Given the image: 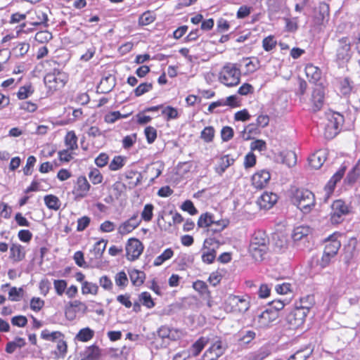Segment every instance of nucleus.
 Segmentation results:
<instances>
[{"instance_id": "f3484780", "label": "nucleus", "mask_w": 360, "mask_h": 360, "mask_svg": "<svg viewBox=\"0 0 360 360\" xmlns=\"http://www.w3.org/2000/svg\"><path fill=\"white\" fill-rule=\"evenodd\" d=\"M278 200V196L273 193L265 192L257 199L258 205L263 209L271 208Z\"/></svg>"}, {"instance_id": "72a5a7b5", "label": "nucleus", "mask_w": 360, "mask_h": 360, "mask_svg": "<svg viewBox=\"0 0 360 360\" xmlns=\"http://www.w3.org/2000/svg\"><path fill=\"white\" fill-rule=\"evenodd\" d=\"M25 345V339L22 338H16L13 341L7 343L6 351V352L11 354L14 352L17 348H21Z\"/></svg>"}, {"instance_id": "9d476101", "label": "nucleus", "mask_w": 360, "mask_h": 360, "mask_svg": "<svg viewBox=\"0 0 360 360\" xmlns=\"http://www.w3.org/2000/svg\"><path fill=\"white\" fill-rule=\"evenodd\" d=\"M349 210L347 205L341 200L333 202L332 205V212L330 220L333 224H339L342 221V217L348 214Z\"/></svg>"}, {"instance_id": "5701e85b", "label": "nucleus", "mask_w": 360, "mask_h": 360, "mask_svg": "<svg viewBox=\"0 0 360 360\" xmlns=\"http://www.w3.org/2000/svg\"><path fill=\"white\" fill-rule=\"evenodd\" d=\"M314 304V297L313 295H308L301 297L298 302L295 303V307L301 309L302 311L309 314L310 309Z\"/></svg>"}, {"instance_id": "338daca9", "label": "nucleus", "mask_w": 360, "mask_h": 360, "mask_svg": "<svg viewBox=\"0 0 360 360\" xmlns=\"http://www.w3.org/2000/svg\"><path fill=\"white\" fill-rule=\"evenodd\" d=\"M220 245L219 242L216 240L214 238H212L211 236L208 238H206L203 243L204 250L206 249H214L216 250Z\"/></svg>"}, {"instance_id": "0e129e2a", "label": "nucleus", "mask_w": 360, "mask_h": 360, "mask_svg": "<svg viewBox=\"0 0 360 360\" xmlns=\"http://www.w3.org/2000/svg\"><path fill=\"white\" fill-rule=\"evenodd\" d=\"M340 92L346 96L350 94L352 89V82L348 78H345L342 81L340 82Z\"/></svg>"}, {"instance_id": "37998d69", "label": "nucleus", "mask_w": 360, "mask_h": 360, "mask_svg": "<svg viewBox=\"0 0 360 360\" xmlns=\"http://www.w3.org/2000/svg\"><path fill=\"white\" fill-rule=\"evenodd\" d=\"M94 334V333L92 330H91L89 328H85L81 329L79 331L76 338L77 340H79L80 341L86 342L93 338Z\"/></svg>"}, {"instance_id": "ea45409f", "label": "nucleus", "mask_w": 360, "mask_h": 360, "mask_svg": "<svg viewBox=\"0 0 360 360\" xmlns=\"http://www.w3.org/2000/svg\"><path fill=\"white\" fill-rule=\"evenodd\" d=\"M107 242L104 240H101L96 242L93 248V253L96 259H100L106 248Z\"/></svg>"}, {"instance_id": "393cba45", "label": "nucleus", "mask_w": 360, "mask_h": 360, "mask_svg": "<svg viewBox=\"0 0 360 360\" xmlns=\"http://www.w3.org/2000/svg\"><path fill=\"white\" fill-rule=\"evenodd\" d=\"M305 73L309 82L312 83H316L321 79V70L312 64H308L305 67Z\"/></svg>"}, {"instance_id": "3c124183", "label": "nucleus", "mask_w": 360, "mask_h": 360, "mask_svg": "<svg viewBox=\"0 0 360 360\" xmlns=\"http://www.w3.org/2000/svg\"><path fill=\"white\" fill-rule=\"evenodd\" d=\"M162 114L167 117V120L176 119L179 117L177 110L172 106L163 108Z\"/></svg>"}, {"instance_id": "4c0bfd02", "label": "nucleus", "mask_w": 360, "mask_h": 360, "mask_svg": "<svg viewBox=\"0 0 360 360\" xmlns=\"http://www.w3.org/2000/svg\"><path fill=\"white\" fill-rule=\"evenodd\" d=\"M243 60L246 62L245 66L248 73H252L259 68V61L256 58H254L252 60L245 58H243Z\"/></svg>"}, {"instance_id": "c9c22d12", "label": "nucleus", "mask_w": 360, "mask_h": 360, "mask_svg": "<svg viewBox=\"0 0 360 360\" xmlns=\"http://www.w3.org/2000/svg\"><path fill=\"white\" fill-rule=\"evenodd\" d=\"M155 18V15L153 11H147L140 15L139 18V24L140 25H148L153 22Z\"/></svg>"}, {"instance_id": "0eeeda50", "label": "nucleus", "mask_w": 360, "mask_h": 360, "mask_svg": "<svg viewBox=\"0 0 360 360\" xmlns=\"http://www.w3.org/2000/svg\"><path fill=\"white\" fill-rule=\"evenodd\" d=\"M351 58V43L348 37L338 40L336 49V60L338 62H347Z\"/></svg>"}, {"instance_id": "39448f33", "label": "nucleus", "mask_w": 360, "mask_h": 360, "mask_svg": "<svg viewBox=\"0 0 360 360\" xmlns=\"http://www.w3.org/2000/svg\"><path fill=\"white\" fill-rule=\"evenodd\" d=\"M327 120L325 134L328 138H333L339 133L344 122V117L339 112H331L327 114Z\"/></svg>"}, {"instance_id": "ddd939ff", "label": "nucleus", "mask_w": 360, "mask_h": 360, "mask_svg": "<svg viewBox=\"0 0 360 360\" xmlns=\"http://www.w3.org/2000/svg\"><path fill=\"white\" fill-rule=\"evenodd\" d=\"M141 221V219L139 218V214L136 212L128 220L120 225L118 228V233L121 235L128 234L138 227Z\"/></svg>"}, {"instance_id": "6ab92c4d", "label": "nucleus", "mask_w": 360, "mask_h": 360, "mask_svg": "<svg viewBox=\"0 0 360 360\" xmlns=\"http://www.w3.org/2000/svg\"><path fill=\"white\" fill-rule=\"evenodd\" d=\"M325 92L321 86H316L312 93L311 101L313 103V110L314 111L319 110L324 102Z\"/></svg>"}, {"instance_id": "2eb2a0df", "label": "nucleus", "mask_w": 360, "mask_h": 360, "mask_svg": "<svg viewBox=\"0 0 360 360\" xmlns=\"http://www.w3.org/2000/svg\"><path fill=\"white\" fill-rule=\"evenodd\" d=\"M158 337L169 340H176L181 338V332L176 328H169L167 326H160L157 331Z\"/></svg>"}, {"instance_id": "4468645a", "label": "nucleus", "mask_w": 360, "mask_h": 360, "mask_svg": "<svg viewBox=\"0 0 360 360\" xmlns=\"http://www.w3.org/2000/svg\"><path fill=\"white\" fill-rule=\"evenodd\" d=\"M314 20L318 25H323L329 19V6L326 3L321 2L315 8Z\"/></svg>"}, {"instance_id": "473e14b6", "label": "nucleus", "mask_w": 360, "mask_h": 360, "mask_svg": "<svg viewBox=\"0 0 360 360\" xmlns=\"http://www.w3.org/2000/svg\"><path fill=\"white\" fill-rule=\"evenodd\" d=\"M129 277L133 285L139 286L144 281L145 274L141 271L134 269L129 273Z\"/></svg>"}, {"instance_id": "dca6fc26", "label": "nucleus", "mask_w": 360, "mask_h": 360, "mask_svg": "<svg viewBox=\"0 0 360 360\" xmlns=\"http://www.w3.org/2000/svg\"><path fill=\"white\" fill-rule=\"evenodd\" d=\"M271 179L269 172L266 170H261L256 172L252 177V184L256 188H262L266 186Z\"/></svg>"}, {"instance_id": "864d4df0", "label": "nucleus", "mask_w": 360, "mask_h": 360, "mask_svg": "<svg viewBox=\"0 0 360 360\" xmlns=\"http://www.w3.org/2000/svg\"><path fill=\"white\" fill-rule=\"evenodd\" d=\"M33 92L31 85L23 86L19 89L17 96L19 99L23 100L31 96Z\"/></svg>"}, {"instance_id": "e2e57ef3", "label": "nucleus", "mask_w": 360, "mask_h": 360, "mask_svg": "<svg viewBox=\"0 0 360 360\" xmlns=\"http://www.w3.org/2000/svg\"><path fill=\"white\" fill-rule=\"evenodd\" d=\"M333 258V256L328 255L323 252L322 257L321 259H318L316 261V265L321 269H323L327 267L331 262V259Z\"/></svg>"}, {"instance_id": "cd10ccee", "label": "nucleus", "mask_w": 360, "mask_h": 360, "mask_svg": "<svg viewBox=\"0 0 360 360\" xmlns=\"http://www.w3.org/2000/svg\"><path fill=\"white\" fill-rule=\"evenodd\" d=\"M229 224L226 219L215 220L213 224L207 229V234L212 236L216 233L222 231Z\"/></svg>"}, {"instance_id": "052dcab7", "label": "nucleus", "mask_w": 360, "mask_h": 360, "mask_svg": "<svg viewBox=\"0 0 360 360\" xmlns=\"http://www.w3.org/2000/svg\"><path fill=\"white\" fill-rule=\"evenodd\" d=\"M140 300L142 304L147 308L150 309L155 306V303L151 297V295L148 292H143L140 295Z\"/></svg>"}, {"instance_id": "6e6552de", "label": "nucleus", "mask_w": 360, "mask_h": 360, "mask_svg": "<svg viewBox=\"0 0 360 360\" xmlns=\"http://www.w3.org/2000/svg\"><path fill=\"white\" fill-rule=\"evenodd\" d=\"M143 245L136 238H130L126 245V257L129 261L137 259L143 251Z\"/></svg>"}, {"instance_id": "5fc2aeb1", "label": "nucleus", "mask_w": 360, "mask_h": 360, "mask_svg": "<svg viewBox=\"0 0 360 360\" xmlns=\"http://www.w3.org/2000/svg\"><path fill=\"white\" fill-rule=\"evenodd\" d=\"M154 207L152 204H146L141 212V219L145 221H150L153 218Z\"/></svg>"}, {"instance_id": "4d7b16f0", "label": "nucleus", "mask_w": 360, "mask_h": 360, "mask_svg": "<svg viewBox=\"0 0 360 360\" xmlns=\"http://www.w3.org/2000/svg\"><path fill=\"white\" fill-rule=\"evenodd\" d=\"M147 142L150 144L153 143L157 138V130L151 126L147 127L144 130Z\"/></svg>"}, {"instance_id": "09e8293b", "label": "nucleus", "mask_w": 360, "mask_h": 360, "mask_svg": "<svg viewBox=\"0 0 360 360\" xmlns=\"http://www.w3.org/2000/svg\"><path fill=\"white\" fill-rule=\"evenodd\" d=\"M152 89H153L152 83H148V82L141 83L134 89L135 96L137 97L141 96L143 94L150 91Z\"/></svg>"}, {"instance_id": "f704fd0d", "label": "nucleus", "mask_w": 360, "mask_h": 360, "mask_svg": "<svg viewBox=\"0 0 360 360\" xmlns=\"http://www.w3.org/2000/svg\"><path fill=\"white\" fill-rule=\"evenodd\" d=\"M283 162L288 167H292L295 165L297 162V155L292 150H288L283 152L282 154Z\"/></svg>"}, {"instance_id": "f8f14e48", "label": "nucleus", "mask_w": 360, "mask_h": 360, "mask_svg": "<svg viewBox=\"0 0 360 360\" xmlns=\"http://www.w3.org/2000/svg\"><path fill=\"white\" fill-rule=\"evenodd\" d=\"M90 188L91 185L88 182L85 176H80L77 179L72 193L75 195L76 198H83L87 196Z\"/></svg>"}, {"instance_id": "49530a36", "label": "nucleus", "mask_w": 360, "mask_h": 360, "mask_svg": "<svg viewBox=\"0 0 360 360\" xmlns=\"http://www.w3.org/2000/svg\"><path fill=\"white\" fill-rule=\"evenodd\" d=\"M77 138L74 131H71L67 133L65 136V143L70 150H74L77 148Z\"/></svg>"}, {"instance_id": "79ce46f5", "label": "nucleus", "mask_w": 360, "mask_h": 360, "mask_svg": "<svg viewBox=\"0 0 360 360\" xmlns=\"http://www.w3.org/2000/svg\"><path fill=\"white\" fill-rule=\"evenodd\" d=\"M201 258L203 262L207 264H212L216 258V250L214 249L204 250L202 248Z\"/></svg>"}, {"instance_id": "2f4dec72", "label": "nucleus", "mask_w": 360, "mask_h": 360, "mask_svg": "<svg viewBox=\"0 0 360 360\" xmlns=\"http://www.w3.org/2000/svg\"><path fill=\"white\" fill-rule=\"evenodd\" d=\"M44 203L49 209L53 210H59L61 204L59 198L51 194L44 196Z\"/></svg>"}, {"instance_id": "de8ad7c7", "label": "nucleus", "mask_w": 360, "mask_h": 360, "mask_svg": "<svg viewBox=\"0 0 360 360\" xmlns=\"http://www.w3.org/2000/svg\"><path fill=\"white\" fill-rule=\"evenodd\" d=\"M205 340L204 338H200L197 340L191 347L190 353L194 356H198L205 347Z\"/></svg>"}, {"instance_id": "9b49d317", "label": "nucleus", "mask_w": 360, "mask_h": 360, "mask_svg": "<svg viewBox=\"0 0 360 360\" xmlns=\"http://www.w3.org/2000/svg\"><path fill=\"white\" fill-rule=\"evenodd\" d=\"M307 314L295 306V308L287 316V321L292 328H297L303 325Z\"/></svg>"}, {"instance_id": "a878e982", "label": "nucleus", "mask_w": 360, "mask_h": 360, "mask_svg": "<svg viewBox=\"0 0 360 360\" xmlns=\"http://www.w3.org/2000/svg\"><path fill=\"white\" fill-rule=\"evenodd\" d=\"M82 360H98L100 356V349L95 345L86 347L82 353Z\"/></svg>"}, {"instance_id": "e433bc0d", "label": "nucleus", "mask_w": 360, "mask_h": 360, "mask_svg": "<svg viewBox=\"0 0 360 360\" xmlns=\"http://www.w3.org/2000/svg\"><path fill=\"white\" fill-rule=\"evenodd\" d=\"M174 255V251L171 248L166 249L160 255L154 260V266H160L164 262L169 259Z\"/></svg>"}, {"instance_id": "1a4fd4ad", "label": "nucleus", "mask_w": 360, "mask_h": 360, "mask_svg": "<svg viewBox=\"0 0 360 360\" xmlns=\"http://www.w3.org/2000/svg\"><path fill=\"white\" fill-rule=\"evenodd\" d=\"M278 316L276 311L266 309L254 318V323L259 328H266L276 321Z\"/></svg>"}, {"instance_id": "bb28decb", "label": "nucleus", "mask_w": 360, "mask_h": 360, "mask_svg": "<svg viewBox=\"0 0 360 360\" xmlns=\"http://www.w3.org/2000/svg\"><path fill=\"white\" fill-rule=\"evenodd\" d=\"M311 233V229L307 226H300L294 229L292 238L294 241L301 240L308 236Z\"/></svg>"}, {"instance_id": "aec40b11", "label": "nucleus", "mask_w": 360, "mask_h": 360, "mask_svg": "<svg viewBox=\"0 0 360 360\" xmlns=\"http://www.w3.org/2000/svg\"><path fill=\"white\" fill-rule=\"evenodd\" d=\"M236 159L231 155H224L220 157L217 165L214 167V171L219 175H222L226 169L232 165Z\"/></svg>"}, {"instance_id": "58836bf2", "label": "nucleus", "mask_w": 360, "mask_h": 360, "mask_svg": "<svg viewBox=\"0 0 360 360\" xmlns=\"http://www.w3.org/2000/svg\"><path fill=\"white\" fill-rule=\"evenodd\" d=\"M24 290L22 288H11L8 292V300L12 302H18L23 297Z\"/></svg>"}, {"instance_id": "774afa93", "label": "nucleus", "mask_w": 360, "mask_h": 360, "mask_svg": "<svg viewBox=\"0 0 360 360\" xmlns=\"http://www.w3.org/2000/svg\"><path fill=\"white\" fill-rule=\"evenodd\" d=\"M44 305V301L40 297H32L30 301V309L34 311H39Z\"/></svg>"}, {"instance_id": "c756f323", "label": "nucleus", "mask_w": 360, "mask_h": 360, "mask_svg": "<svg viewBox=\"0 0 360 360\" xmlns=\"http://www.w3.org/2000/svg\"><path fill=\"white\" fill-rule=\"evenodd\" d=\"M164 164L162 162H155L152 163L151 165L148 167V172L153 175L150 181L153 182L154 180L162 174Z\"/></svg>"}, {"instance_id": "bf43d9fd", "label": "nucleus", "mask_w": 360, "mask_h": 360, "mask_svg": "<svg viewBox=\"0 0 360 360\" xmlns=\"http://www.w3.org/2000/svg\"><path fill=\"white\" fill-rule=\"evenodd\" d=\"M127 115H122L119 111H113L106 114L104 120L107 123H114L122 117H126Z\"/></svg>"}, {"instance_id": "6e6d98bb", "label": "nucleus", "mask_w": 360, "mask_h": 360, "mask_svg": "<svg viewBox=\"0 0 360 360\" xmlns=\"http://www.w3.org/2000/svg\"><path fill=\"white\" fill-rule=\"evenodd\" d=\"M124 164V160L122 156H115L109 165V169L112 171H117L121 169Z\"/></svg>"}, {"instance_id": "7c9ffc66", "label": "nucleus", "mask_w": 360, "mask_h": 360, "mask_svg": "<svg viewBox=\"0 0 360 360\" xmlns=\"http://www.w3.org/2000/svg\"><path fill=\"white\" fill-rule=\"evenodd\" d=\"M193 288L205 298L210 299L211 297L210 292L205 282L198 280L193 283Z\"/></svg>"}, {"instance_id": "a19ab883", "label": "nucleus", "mask_w": 360, "mask_h": 360, "mask_svg": "<svg viewBox=\"0 0 360 360\" xmlns=\"http://www.w3.org/2000/svg\"><path fill=\"white\" fill-rule=\"evenodd\" d=\"M214 129L209 126L204 128L200 133V138L206 143H210L214 137Z\"/></svg>"}, {"instance_id": "c85d7f7f", "label": "nucleus", "mask_w": 360, "mask_h": 360, "mask_svg": "<svg viewBox=\"0 0 360 360\" xmlns=\"http://www.w3.org/2000/svg\"><path fill=\"white\" fill-rule=\"evenodd\" d=\"M215 220V217L212 214L206 212L201 214L199 217L198 221V226L199 227L207 228V229H208V228L212 225V224L214 223Z\"/></svg>"}, {"instance_id": "8fccbe9b", "label": "nucleus", "mask_w": 360, "mask_h": 360, "mask_svg": "<svg viewBox=\"0 0 360 360\" xmlns=\"http://www.w3.org/2000/svg\"><path fill=\"white\" fill-rule=\"evenodd\" d=\"M34 39L37 41L44 44L52 39V34L47 31H40L36 33Z\"/></svg>"}, {"instance_id": "7ed1b4c3", "label": "nucleus", "mask_w": 360, "mask_h": 360, "mask_svg": "<svg viewBox=\"0 0 360 360\" xmlns=\"http://www.w3.org/2000/svg\"><path fill=\"white\" fill-rule=\"evenodd\" d=\"M240 70L237 63H226L219 72V79L227 86H234L240 83Z\"/></svg>"}, {"instance_id": "f257e3e1", "label": "nucleus", "mask_w": 360, "mask_h": 360, "mask_svg": "<svg viewBox=\"0 0 360 360\" xmlns=\"http://www.w3.org/2000/svg\"><path fill=\"white\" fill-rule=\"evenodd\" d=\"M268 245L266 234L262 231H255L250 240L249 252L256 261H261L268 250Z\"/></svg>"}, {"instance_id": "b1692460", "label": "nucleus", "mask_w": 360, "mask_h": 360, "mask_svg": "<svg viewBox=\"0 0 360 360\" xmlns=\"http://www.w3.org/2000/svg\"><path fill=\"white\" fill-rule=\"evenodd\" d=\"M25 257V252L23 248L20 244H12L10 248V258L14 262H18L22 261Z\"/></svg>"}, {"instance_id": "4be33fe9", "label": "nucleus", "mask_w": 360, "mask_h": 360, "mask_svg": "<svg viewBox=\"0 0 360 360\" xmlns=\"http://www.w3.org/2000/svg\"><path fill=\"white\" fill-rule=\"evenodd\" d=\"M345 172V167L340 169L333 174L331 179L328 181V184L325 186L324 190L326 191V194L327 195V198H328L330 194L333 193L337 182L340 181V179L342 178Z\"/></svg>"}, {"instance_id": "412c9836", "label": "nucleus", "mask_w": 360, "mask_h": 360, "mask_svg": "<svg viewBox=\"0 0 360 360\" xmlns=\"http://www.w3.org/2000/svg\"><path fill=\"white\" fill-rule=\"evenodd\" d=\"M341 243L336 239L335 236L331 235L326 241L323 252L334 257L337 255Z\"/></svg>"}, {"instance_id": "c03bdc74", "label": "nucleus", "mask_w": 360, "mask_h": 360, "mask_svg": "<svg viewBox=\"0 0 360 360\" xmlns=\"http://www.w3.org/2000/svg\"><path fill=\"white\" fill-rule=\"evenodd\" d=\"M56 350L55 351V354L58 357L63 358L67 352V343L63 340V338H60L56 342Z\"/></svg>"}, {"instance_id": "f03ea898", "label": "nucleus", "mask_w": 360, "mask_h": 360, "mask_svg": "<svg viewBox=\"0 0 360 360\" xmlns=\"http://www.w3.org/2000/svg\"><path fill=\"white\" fill-rule=\"evenodd\" d=\"M250 307V297L248 295H230L224 302L225 311L235 314H244L249 309Z\"/></svg>"}, {"instance_id": "a18cd8bd", "label": "nucleus", "mask_w": 360, "mask_h": 360, "mask_svg": "<svg viewBox=\"0 0 360 360\" xmlns=\"http://www.w3.org/2000/svg\"><path fill=\"white\" fill-rule=\"evenodd\" d=\"M98 287L96 284L84 281L82 283V292L83 294H92L96 295L98 292Z\"/></svg>"}, {"instance_id": "680f3d73", "label": "nucleus", "mask_w": 360, "mask_h": 360, "mask_svg": "<svg viewBox=\"0 0 360 360\" xmlns=\"http://www.w3.org/2000/svg\"><path fill=\"white\" fill-rule=\"evenodd\" d=\"M256 337V333L253 330H245L241 333L240 341L243 344H248Z\"/></svg>"}, {"instance_id": "69168bd1", "label": "nucleus", "mask_w": 360, "mask_h": 360, "mask_svg": "<svg viewBox=\"0 0 360 360\" xmlns=\"http://www.w3.org/2000/svg\"><path fill=\"white\" fill-rule=\"evenodd\" d=\"M360 177V169L358 165H356L348 173L347 180L349 184L354 183Z\"/></svg>"}, {"instance_id": "a211bd4d", "label": "nucleus", "mask_w": 360, "mask_h": 360, "mask_svg": "<svg viewBox=\"0 0 360 360\" xmlns=\"http://www.w3.org/2000/svg\"><path fill=\"white\" fill-rule=\"evenodd\" d=\"M326 156L327 151L326 150H319L309 158V164L312 168L318 169L326 161Z\"/></svg>"}, {"instance_id": "423d86ee", "label": "nucleus", "mask_w": 360, "mask_h": 360, "mask_svg": "<svg viewBox=\"0 0 360 360\" xmlns=\"http://www.w3.org/2000/svg\"><path fill=\"white\" fill-rule=\"evenodd\" d=\"M68 81V76L65 72H57L48 73L44 79L46 87L50 91H56L63 88Z\"/></svg>"}, {"instance_id": "13d9d810", "label": "nucleus", "mask_w": 360, "mask_h": 360, "mask_svg": "<svg viewBox=\"0 0 360 360\" xmlns=\"http://www.w3.org/2000/svg\"><path fill=\"white\" fill-rule=\"evenodd\" d=\"M115 281L117 286L124 288L128 284V278L124 271H120L115 275Z\"/></svg>"}, {"instance_id": "603ef678", "label": "nucleus", "mask_w": 360, "mask_h": 360, "mask_svg": "<svg viewBox=\"0 0 360 360\" xmlns=\"http://www.w3.org/2000/svg\"><path fill=\"white\" fill-rule=\"evenodd\" d=\"M89 178L93 184H101L103 181V176L96 168H94L90 171Z\"/></svg>"}, {"instance_id": "20e7f679", "label": "nucleus", "mask_w": 360, "mask_h": 360, "mask_svg": "<svg viewBox=\"0 0 360 360\" xmlns=\"http://www.w3.org/2000/svg\"><path fill=\"white\" fill-rule=\"evenodd\" d=\"M292 201L295 205L305 213L309 212L315 205L314 195L307 189H296L293 193Z\"/></svg>"}]
</instances>
